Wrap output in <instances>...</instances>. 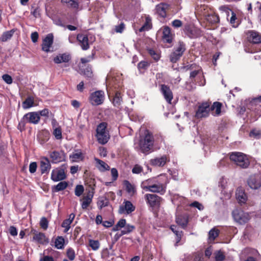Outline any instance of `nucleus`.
I'll use <instances>...</instances> for the list:
<instances>
[{
	"mask_svg": "<svg viewBox=\"0 0 261 261\" xmlns=\"http://www.w3.org/2000/svg\"><path fill=\"white\" fill-rule=\"evenodd\" d=\"M230 159L234 162L237 166L242 168H247L250 164L248 157L242 152L232 153L230 155Z\"/></svg>",
	"mask_w": 261,
	"mask_h": 261,
	"instance_id": "20e7f679",
	"label": "nucleus"
},
{
	"mask_svg": "<svg viewBox=\"0 0 261 261\" xmlns=\"http://www.w3.org/2000/svg\"><path fill=\"white\" fill-rule=\"evenodd\" d=\"M70 59V56L66 54H60L54 59L55 63H67Z\"/></svg>",
	"mask_w": 261,
	"mask_h": 261,
	"instance_id": "7c9ffc66",
	"label": "nucleus"
},
{
	"mask_svg": "<svg viewBox=\"0 0 261 261\" xmlns=\"http://www.w3.org/2000/svg\"><path fill=\"white\" fill-rule=\"evenodd\" d=\"M65 240L62 237H58L55 242L56 248L58 249H62L64 248Z\"/></svg>",
	"mask_w": 261,
	"mask_h": 261,
	"instance_id": "37998d69",
	"label": "nucleus"
},
{
	"mask_svg": "<svg viewBox=\"0 0 261 261\" xmlns=\"http://www.w3.org/2000/svg\"><path fill=\"white\" fill-rule=\"evenodd\" d=\"M14 32L15 31L14 30H11L3 33V34L0 37V40L2 42H6L8 40H10L13 36Z\"/></svg>",
	"mask_w": 261,
	"mask_h": 261,
	"instance_id": "e433bc0d",
	"label": "nucleus"
},
{
	"mask_svg": "<svg viewBox=\"0 0 261 261\" xmlns=\"http://www.w3.org/2000/svg\"><path fill=\"white\" fill-rule=\"evenodd\" d=\"M2 79L8 84H11L12 83V78L8 74H4L2 76Z\"/></svg>",
	"mask_w": 261,
	"mask_h": 261,
	"instance_id": "680f3d73",
	"label": "nucleus"
},
{
	"mask_svg": "<svg viewBox=\"0 0 261 261\" xmlns=\"http://www.w3.org/2000/svg\"><path fill=\"white\" fill-rule=\"evenodd\" d=\"M40 120L39 114L37 112H29L25 114L22 120L25 123H30L34 124H38Z\"/></svg>",
	"mask_w": 261,
	"mask_h": 261,
	"instance_id": "f8f14e48",
	"label": "nucleus"
},
{
	"mask_svg": "<svg viewBox=\"0 0 261 261\" xmlns=\"http://www.w3.org/2000/svg\"><path fill=\"white\" fill-rule=\"evenodd\" d=\"M50 158L53 163H58L65 161V155L63 151H54L50 152Z\"/></svg>",
	"mask_w": 261,
	"mask_h": 261,
	"instance_id": "aec40b11",
	"label": "nucleus"
},
{
	"mask_svg": "<svg viewBox=\"0 0 261 261\" xmlns=\"http://www.w3.org/2000/svg\"><path fill=\"white\" fill-rule=\"evenodd\" d=\"M93 194H88L82 199V207L83 209H87L92 202Z\"/></svg>",
	"mask_w": 261,
	"mask_h": 261,
	"instance_id": "72a5a7b5",
	"label": "nucleus"
},
{
	"mask_svg": "<svg viewBox=\"0 0 261 261\" xmlns=\"http://www.w3.org/2000/svg\"><path fill=\"white\" fill-rule=\"evenodd\" d=\"M109 203V200L106 197H101L98 198L97 204L98 208L101 210L103 207L108 206Z\"/></svg>",
	"mask_w": 261,
	"mask_h": 261,
	"instance_id": "58836bf2",
	"label": "nucleus"
},
{
	"mask_svg": "<svg viewBox=\"0 0 261 261\" xmlns=\"http://www.w3.org/2000/svg\"><path fill=\"white\" fill-rule=\"evenodd\" d=\"M31 13L35 18H38L40 16V10L38 7L33 9Z\"/></svg>",
	"mask_w": 261,
	"mask_h": 261,
	"instance_id": "0e129e2a",
	"label": "nucleus"
},
{
	"mask_svg": "<svg viewBox=\"0 0 261 261\" xmlns=\"http://www.w3.org/2000/svg\"><path fill=\"white\" fill-rule=\"evenodd\" d=\"M175 221L178 225L185 229L189 222V216L187 214L177 215Z\"/></svg>",
	"mask_w": 261,
	"mask_h": 261,
	"instance_id": "f3484780",
	"label": "nucleus"
},
{
	"mask_svg": "<svg viewBox=\"0 0 261 261\" xmlns=\"http://www.w3.org/2000/svg\"><path fill=\"white\" fill-rule=\"evenodd\" d=\"M40 225L42 229L46 230L48 228V222L47 219L45 217L42 218L40 222Z\"/></svg>",
	"mask_w": 261,
	"mask_h": 261,
	"instance_id": "bf43d9fd",
	"label": "nucleus"
},
{
	"mask_svg": "<svg viewBox=\"0 0 261 261\" xmlns=\"http://www.w3.org/2000/svg\"><path fill=\"white\" fill-rule=\"evenodd\" d=\"M249 136L250 137H253L255 139H259L261 137V132L258 130L252 129L250 132Z\"/></svg>",
	"mask_w": 261,
	"mask_h": 261,
	"instance_id": "5fc2aeb1",
	"label": "nucleus"
},
{
	"mask_svg": "<svg viewBox=\"0 0 261 261\" xmlns=\"http://www.w3.org/2000/svg\"><path fill=\"white\" fill-rule=\"evenodd\" d=\"M170 229L176 236L175 246H177L183 236V232L179 231L177 226L175 225H171Z\"/></svg>",
	"mask_w": 261,
	"mask_h": 261,
	"instance_id": "c85d7f7f",
	"label": "nucleus"
},
{
	"mask_svg": "<svg viewBox=\"0 0 261 261\" xmlns=\"http://www.w3.org/2000/svg\"><path fill=\"white\" fill-rule=\"evenodd\" d=\"M247 109L253 111L256 116L260 117L261 116V95L258 97H255L249 99L246 103Z\"/></svg>",
	"mask_w": 261,
	"mask_h": 261,
	"instance_id": "423d86ee",
	"label": "nucleus"
},
{
	"mask_svg": "<svg viewBox=\"0 0 261 261\" xmlns=\"http://www.w3.org/2000/svg\"><path fill=\"white\" fill-rule=\"evenodd\" d=\"M107 126L108 124L106 122H101L97 125L96 128L95 136L98 142L102 145L106 144L110 138Z\"/></svg>",
	"mask_w": 261,
	"mask_h": 261,
	"instance_id": "7ed1b4c3",
	"label": "nucleus"
},
{
	"mask_svg": "<svg viewBox=\"0 0 261 261\" xmlns=\"http://www.w3.org/2000/svg\"><path fill=\"white\" fill-rule=\"evenodd\" d=\"M76 40L83 50H86L89 48V40L87 35L79 34L76 36Z\"/></svg>",
	"mask_w": 261,
	"mask_h": 261,
	"instance_id": "6ab92c4d",
	"label": "nucleus"
},
{
	"mask_svg": "<svg viewBox=\"0 0 261 261\" xmlns=\"http://www.w3.org/2000/svg\"><path fill=\"white\" fill-rule=\"evenodd\" d=\"M154 144V138L152 134L148 130L144 132V136L140 137L139 146L141 152L148 153L152 149Z\"/></svg>",
	"mask_w": 261,
	"mask_h": 261,
	"instance_id": "f03ea898",
	"label": "nucleus"
},
{
	"mask_svg": "<svg viewBox=\"0 0 261 261\" xmlns=\"http://www.w3.org/2000/svg\"><path fill=\"white\" fill-rule=\"evenodd\" d=\"M185 50V44L182 42H179L170 56V61L172 63H176L180 59Z\"/></svg>",
	"mask_w": 261,
	"mask_h": 261,
	"instance_id": "0eeeda50",
	"label": "nucleus"
},
{
	"mask_svg": "<svg viewBox=\"0 0 261 261\" xmlns=\"http://www.w3.org/2000/svg\"><path fill=\"white\" fill-rule=\"evenodd\" d=\"M69 158L72 162H78L83 160L84 156L82 152L75 151L70 155Z\"/></svg>",
	"mask_w": 261,
	"mask_h": 261,
	"instance_id": "f704fd0d",
	"label": "nucleus"
},
{
	"mask_svg": "<svg viewBox=\"0 0 261 261\" xmlns=\"http://www.w3.org/2000/svg\"><path fill=\"white\" fill-rule=\"evenodd\" d=\"M51 179L55 182L61 181L66 178L64 170L61 168L53 169L51 173Z\"/></svg>",
	"mask_w": 261,
	"mask_h": 261,
	"instance_id": "4468645a",
	"label": "nucleus"
},
{
	"mask_svg": "<svg viewBox=\"0 0 261 261\" xmlns=\"http://www.w3.org/2000/svg\"><path fill=\"white\" fill-rule=\"evenodd\" d=\"M143 171V168L138 165H136L132 169V172L135 174H139Z\"/></svg>",
	"mask_w": 261,
	"mask_h": 261,
	"instance_id": "e2e57ef3",
	"label": "nucleus"
},
{
	"mask_svg": "<svg viewBox=\"0 0 261 261\" xmlns=\"http://www.w3.org/2000/svg\"><path fill=\"white\" fill-rule=\"evenodd\" d=\"M205 19L210 24H214L219 22V16L214 13L213 11H211L208 14H204Z\"/></svg>",
	"mask_w": 261,
	"mask_h": 261,
	"instance_id": "5701e85b",
	"label": "nucleus"
},
{
	"mask_svg": "<svg viewBox=\"0 0 261 261\" xmlns=\"http://www.w3.org/2000/svg\"><path fill=\"white\" fill-rule=\"evenodd\" d=\"M222 104L219 102H214L213 105L210 107V111L213 115L219 116L221 113Z\"/></svg>",
	"mask_w": 261,
	"mask_h": 261,
	"instance_id": "2f4dec72",
	"label": "nucleus"
},
{
	"mask_svg": "<svg viewBox=\"0 0 261 261\" xmlns=\"http://www.w3.org/2000/svg\"><path fill=\"white\" fill-rule=\"evenodd\" d=\"M39 114V117L43 116L45 117H48L49 110L47 109H44L42 110L37 112Z\"/></svg>",
	"mask_w": 261,
	"mask_h": 261,
	"instance_id": "338daca9",
	"label": "nucleus"
},
{
	"mask_svg": "<svg viewBox=\"0 0 261 261\" xmlns=\"http://www.w3.org/2000/svg\"><path fill=\"white\" fill-rule=\"evenodd\" d=\"M53 135L56 139L61 140L62 138V129L60 127H56L54 129L53 132Z\"/></svg>",
	"mask_w": 261,
	"mask_h": 261,
	"instance_id": "09e8293b",
	"label": "nucleus"
},
{
	"mask_svg": "<svg viewBox=\"0 0 261 261\" xmlns=\"http://www.w3.org/2000/svg\"><path fill=\"white\" fill-rule=\"evenodd\" d=\"M89 246L91 247L92 250H97L99 248V242L97 240H90Z\"/></svg>",
	"mask_w": 261,
	"mask_h": 261,
	"instance_id": "8fccbe9b",
	"label": "nucleus"
},
{
	"mask_svg": "<svg viewBox=\"0 0 261 261\" xmlns=\"http://www.w3.org/2000/svg\"><path fill=\"white\" fill-rule=\"evenodd\" d=\"M136 206L129 200H124L120 205L118 213L121 215H129L135 211Z\"/></svg>",
	"mask_w": 261,
	"mask_h": 261,
	"instance_id": "9d476101",
	"label": "nucleus"
},
{
	"mask_svg": "<svg viewBox=\"0 0 261 261\" xmlns=\"http://www.w3.org/2000/svg\"><path fill=\"white\" fill-rule=\"evenodd\" d=\"M168 5L165 3H161L156 6V13L161 17L165 18L166 16V10Z\"/></svg>",
	"mask_w": 261,
	"mask_h": 261,
	"instance_id": "bb28decb",
	"label": "nucleus"
},
{
	"mask_svg": "<svg viewBox=\"0 0 261 261\" xmlns=\"http://www.w3.org/2000/svg\"><path fill=\"white\" fill-rule=\"evenodd\" d=\"M61 2L63 4L67 5V6L77 10L79 8V4L77 1L74 0H61Z\"/></svg>",
	"mask_w": 261,
	"mask_h": 261,
	"instance_id": "4c0bfd02",
	"label": "nucleus"
},
{
	"mask_svg": "<svg viewBox=\"0 0 261 261\" xmlns=\"http://www.w3.org/2000/svg\"><path fill=\"white\" fill-rule=\"evenodd\" d=\"M215 261H223L225 258L224 253L221 250H217L214 253Z\"/></svg>",
	"mask_w": 261,
	"mask_h": 261,
	"instance_id": "49530a36",
	"label": "nucleus"
},
{
	"mask_svg": "<svg viewBox=\"0 0 261 261\" xmlns=\"http://www.w3.org/2000/svg\"><path fill=\"white\" fill-rule=\"evenodd\" d=\"M84 191V188L83 186L82 185H77L75 188V195L76 196H80L83 193Z\"/></svg>",
	"mask_w": 261,
	"mask_h": 261,
	"instance_id": "6e6d98bb",
	"label": "nucleus"
},
{
	"mask_svg": "<svg viewBox=\"0 0 261 261\" xmlns=\"http://www.w3.org/2000/svg\"><path fill=\"white\" fill-rule=\"evenodd\" d=\"M236 198L240 204H244L247 199L245 192L241 189H238L236 191Z\"/></svg>",
	"mask_w": 261,
	"mask_h": 261,
	"instance_id": "c756f323",
	"label": "nucleus"
},
{
	"mask_svg": "<svg viewBox=\"0 0 261 261\" xmlns=\"http://www.w3.org/2000/svg\"><path fill=\"white\" fill-rule=\"evenodd\" d=\"M68 184L67 181H61L57 185L52 188V191L54 192H58L65 190L68 186Z\"/></svg>",
	"mask_w": 261,
	"mask_h": 261,
	"instance_id": "c9c22d12",
	"label": "nucleus"
},
{
	"mask_svg": "<svg viewBox=\"0 0 261 261\" xmlns=\"http://www.w3.org/2000/svg\"><path fill=\"white\" fill-rule=\"evenodd\" d=\"M135 229V227L134 225L126 224L125 227H124V229L121 230V234H120V236L128 234L130 232H132L134 229Z\"/></svg>",
	"mask_w": 261,
	"mask_h": 261,
	"instance_id": "c03bdc74",
	"label": "nucleus"
},
{
	"mask_svg": "<svg viewBox=\"0 0 261 261\" xmlns=\"http://www.w3.org/2000/svg\"><path fill=\"white\" fill-rule=\"evenodd\" d=\"M67 256L69 258V259L71 261H72L74 259L75 254L74 250L72 248H69L67 250L66 252Z\"/></svg>",
	"mask_w": 261,
	"mask_h": 261,
	"instance_id": "864d4df0",
	"label": "nucleus"
},
{
	"mask_svg": "<svg viewBox=\"0 0 261 261\" xmlns=\"http://www.w3.org/2000/svg\"><path fill=\"white\" fill-rule=\"evenodd\" d=\"M148 53L156 61H158L160 58V55L153 49H148Z\"/></svg>",
	"mask_w": 261,
	"mask_h": 261,
	"instance_id": "603ef678",
	"label": "nucleus"
},
{
	"mask_svg": "<svg viewBox=\"0 0 261 261\" xmlns=\"http://www.w3.org/2000/svg\"><path fill=\"white\" fill-rule=\"evenodd\" d=\"M247 184L251 189H258L261 187V177L258 175H252L248 179Z\"/></svg>",
	"mask_w": 261,
	"mask_h": 261,
	"instance_id": "ddd939ff",
	"label": "nucleus"
},
{
	"mask_svg": "<svg viewBox=\"0 0 261 261\" xmlns=\"http://www.w3.org/2000/svg\"><path fill=\"white\" fill-rule=\"evenodd\" d=\"M37 164L36 162H32L29 166V171L31 173H34L36 172L37 169Z\"/></svg>",
	"mask_w": 261,
	"mask_h": 261,
	"instance_id": "69168bd1",
	"label": "nucleus"
},
{
	"mask_svg": "<svg viewBox=\"0 0 261 261\" xmlns=\"http://www.w3.org/2000/svg\"><path fill=\"white\" fill-rule=\"evenodd\" d=\"M197 10L198 12L204 17L205 13L208 14L210 13L211 11H212L207 6L205 5L201 6L200 7H198Z\"/></svg>",
	"mask_w": 261,
	"mask_h": 261,
	"instance_id": "de8ad7c7",
	"label": "nucleus"
},
{
	"mask_svg": "<svg viewBox=\"0 0 261 261\" xmlns=\"http://www.w3.org/2000/svg\"><path fill=\"white\" fill-rule=\"evenodd\" d=\"M34 106V98L30 96L22 102V108L24 109H28Z\"/></svg>",
	"mask_w": 261,
	"mask_h": 261,
	"instance_id": "ea45409f",
	"label": "nucleus"
},
{
	"mask_svg": "<svg viewBox=\"0 0 261 261\" xmlns=\"http://www.w3.org/2000/svg\"><path fill=\"white\" fill-rule=\"evenodd\" d=\"M219 231L216 228H212L208 233V240L210 241H214L215 239L218 237Z\"/></svg>",
	"mask_w": 261,
	"mask_h": 261,
	"instance_id": "79ce46f5",
	"label": "nucleus"
},
{
	"mask_svg": "<svg viewBox=\"0 0 261 261\" xmlns=\"http://www.w3.org/2000/svg\"><path fill=\"white\" fill-rule=\"evenodd\" d=\"M51 168V165L47 158H42L40 161V171L42 174L48 173Z\"/></svg>",
	"mask_w": 261,
	"mask_h": 261,
	"instance_id": "4be33fe9",
	"label": "nucleus"
},
{
	"mask_svg": "<svg viewBox=\"0 0 261 261\" xmlns=\"http://www.w3.org/2000/svg\"><path fill=\"white\" fill-rule=\"evenodd\" d=\"M161 91L166 101L171 103L173 99V93L169 87L165 85H161Z\"/></svg>",
	"mask_w": 261,
	"mask_h": 261,
	"instance_id": "a211bd4d",
	"label": "nucleus"
},
{
	"mask_svg": "<svg viewBox=\"0 0 261 261\" xmlns=\"http://www.w3.org/2000/svg\"><path fill=\"white\" fill-rule=\"evenodd\" d=\"M33 240L38 243L43 244L44 243H47L48 240L46 237L44 233L42 232H36L34 233L33 236Z\"/></svg>",
	"mask_w": 261,
	"mask_h": 261,
	"instance_id": "cd10ccee",
	"label": "nucleus"
},
{
	"mask_svg": "<svg viewBox=\"0 0 261 261\" xmlns=\"http://www.w3.org/2000/svg\"><path fill=\"white\" fill-rule=\"evenodd\" d=\"M141 187L145 191L164 195L166 190V185L162 183L157 178H149L141 182Z\"/></svg>",
	"mask_w": 261,
	"mask_h": 261,
	"instance_id": "f257e3e1",
	"label": "nucleus"
},
{
	"mask_svg": "<svg viewBox=\"0 0 261 261\" xmlns=\"http://www.w3.org/2000/svg\"><path fill=\"white\" fill-rule=\"evenodd\" d=\"M234 220L240 224H244L247 223L251 219L250 214L245 212L241 209H235L232 212Z\"/></svg>",
	"mask_w": 261,
	"mask_h": 261,
	"instance_id": "39448f33",
	"label": "nucleus"
},
{
	"mask_svg": "<svg viewBox=\"0 0 261 261\" xmlns=\"http://www.w3.org/2000/svg\"><path fill=\"white\" fill-rule=\"evenodd\" d=\"M123 185L125 190L130 196H134L137 193V190L135 185L131 184L129 181L125 180L123 181Z\"/></svg>",
	"mask_w": 261,
	"mask_h": 261,
	"instance_id": "393cba45",
	"label": "nucleus"
},
{
	"mask_svg": "<svg viewBox=\"0 0 261 261\" xmlns=\"http://www.w3.org/2000/svg\"><path fill=\"white\" fill-rule=\"evenodd\" d=\"M144 199L146 203L152 208H158L161 204L162 198L154 194H146Z\"/></svg>",
	"mask_w": 261,
	"mask_h": 261,
	"instance_id": "6e6552de",
	"label": "nucleus"
},
{
	"mask_svg": "<svg viewBox=\"0 0 261 261\" xmlns=\"http://www.w3.org/2000/svg\"><path fill=\"white\" fill-rule=\"evenodd\" d=\"M160 31L162 32V39L164 42L170 43L172 41L173 35L171 29L168 26H164L160 29Z\"/></svg>",
	"mask_w": 261,
	"mask_h": 261,
	"instance_id": "2eb2a0df",
	"label": "nucleus"
},
{
	"mask_svg": "<svg viewBox=\"0 0 261 261\" xmlns=\"http://www.w3.org/2000/svg\"><path fill=\"white\" fill-rule=\"evenodd\" d=\"M111 79V75H108L106 79V82L107 84L112 85L114 87L115 89L121 87V84L120 82V75H117L116 77H112V79Z\"/></svg>",
	"mask_w": 261,
	"mask_h": 261,
	"instance_id": "b1692460",
	"label": "nucleus"
},
{
	"mask_svg": "<svg viewBox=\"0 0 261 261\" xmlns=\"http://www.w3.org/2000/svg\"><path fill=\"white\" fill-rule=\"evenodd\" d=\"M248 41L254 44L261 43V34L254 31H249L248 33Z\"/></svg>",
	"mask_w": 261,
	"mask_h": 261,
	"instance_id": "412c9836",
	"label": "nucleus"
},
{
	"mask_svg": "<svg viewBox=\"0 0 261 261\" xmlns=\"http://www.w3.org/2000/svg\"><path fill=\"white\" fill-rule=\"evenodd\" d=\"M150 63L146 61H142L138 64V68L140 70L146 69L149 66Z\"/></svg>",
	"mask_w": 261,
	"mask_h": 261,
	"instance_id": "3c124183",
	"label": "nucleus"
},
{
	"mask_svg": "<svg viewBox=\"0 0 261 261\" xmlns=\"http://www.w3.org/2000/svg\"><path fill=\"white\" fill-rule=\"evenodd\" d=\"M111 172L112 176V180L115 181L117 179L118 176L117 169L116 168H112L111 170Z\"/></svg>",
	"mask_w": 261,
	"mask_h": 261,
	"instance_id": "774afa93",
	"label": "nucleus"
},
{
	"mask_svg": "<svg viewBox=\"0 0 261 261\" xmlns=\"http://www.w3.org/2000/svg\"><path fill=\"white\" fill-rule=\"evenodd\" d=\"M122 101V97L119 91H117L113 98V104L115 106H119Z\"/></svg>",
	"mask_w": 261,
	"mask_h": 261,
	"instance_id": "a18cd8bd",
	"label": "nucleus"
},
{
	"mask_svg": "<svg viewBox=\"0 0 261 261\" xmlns=\"http://www.w3.org/2000/svg\"><path fill=\"white\" fill-rule=\"evenodd\" d=\"M72 223L67 219H65L64 220L62 224V227H64L65 228L64 232H67L69 229L70 228V225Z\"/></svg>",
	"mask_w": 261,
	"mask_h": 261,
	"instance_id": "4d7b16f0",
	"label": "nucleus"
},
{
	"mask_svg": "<svg viewBox=\"0 0 261 261\" xmlns=\"http://www.w3.org/2000/svg\"><path fill=\"white\" fill-rule=\"evenodd\" d=\"M167 161L166 155H163L160 158L151 159L150 161L151 165L154 166L162 167Z\"/></svg>",
	"mask_w": 261,
	"mask_h": 261,
	"instance_id": "a878e982",
	"label": "nucleus"
},
{
	"mask_svg": "<svg viewBox=\"0 0 261 261\" xmlns=\"http://www.w3.org/2000/svg\"><path fill=\"white\" fill-rule=\"evenodd\" d=\"M219 10L222 12L225 13L227 16L229 15V13L232 11L227 5H222L220 6L219 7Z\"/></svg>",
	"mask_w": 261,
	"mask_h": 261,
	"instance_id": "13d9d810",
	"label": "nucleus"
},
{
	"mask_svg": "<svg viewBox=\"0 0 261 261\" xmlns=\"http://www.w3.org/2000/svg\"><path fill=\"white\" fill-rule=\"evenodd\" d=\"M94 160L96 163V167L99 171L103 172L109 170V166L105 162L97 158H95Z\"/></svg>",
	"mask_w": 261,
	"mask_h": 261,
	"instance_id": "473e14b6",
	"label": "nucleus"
},
{
	"mask_svg": "<svg viewBox=\"0 0 261 261\" xmlns=\"http://www.w3.org/2000/svg\"><path fill=\"white\" fill-rule=\"evenodd\" d=\"M54 36L52 34H48L43 39L42 44V49L45 52L48 53L50 51V47L53 44Z\"/></svg>",
	"mask_w": 261,
	"mask_h": 261,
	"instance_id": "dca6fc26",
	"label": "nucleus"
},
{
	"mask_svg": "<svg viewBox=\"0 0 261 261\" xmlns=\"http://www.w3.org/2000/svg\"><path fill=\"white\" fill-rule=\"evenodd\" d=\"M210 111V103L207 102H203L198 107L195 116L198 118L206 117Z\"/></svg>",
	"mask_w": 261,
	"mask_h": 261,
	"instance_id": "9b49d317",
	"label": "nucleus"
},
{
	"mask_svg": "<svg viewBox=\"0 0 261 261\" xmlns=\"http://www.w3.org/2000/svg\"><path fill=\"white\" fill-rule=\"evenodd\" d=\"M125 28V24L123 22H121L120 24L116 25L115 31L116 33H121Z\"/></svg>",
	"mask_w": 261,
	"mask_h": 261,
	"instance_id": "052dcab7",
	"label": "nucleus"
},
{
	"mask_svg": "<svg viewBox=\"0 0 261 261\" xmlns=\"http://www.w3.org/2000/svg\"><path fill=\"white\" fill-rule=\"evenodd\" d=\"M105 100V93L98 90L92 93L89 97L90 102L93 106H98L103 103Z\"/></svg>",
	"mask_w": 261,
	"mask_h": 261,
	"instance_id": "1a4fd4ad",
	"label": "nucleus"
},
{
	"mask_svg": "<svg viewBox=\"0 0 261 261\" xmlns=\"http://www.w3.org/2000/svg\"><path fill=\"white\" fill-rule=\"evenodd\" d=\"M151 28V20L150 17L146 18L145 23L139 29V32H141L145 31H148Z\"/></svg>",
	"mask_w": 261,
	"mask_h": 261,
	"instance_id": "a19ab883",
	"label": "nucleus"
}]
</instances>
